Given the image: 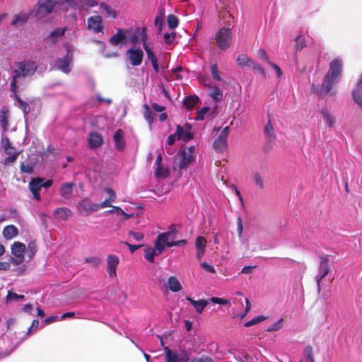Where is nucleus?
Wrapping results in <instances>:
<instances>
[{
	"mask_svg": "<svg viewBox=\"0 0 362 362\" xmlns=\"http://www.w3.org/2000/svg\"><path fill=\"white\" fill-rule=\"evenodd\" d=\"M338 82V81L325 75L320 88H318L314 83H313L311 85V91L315 93L318 98H324L329 94L334 95L335 93L334 91H332V88L334 85Z\"/></svg>",
	"mask_w": 362,
	"mask_h": 362,
	"instance_id": "obj_1",
	"label": "nucleus"
},
{
	"mask_svg": "<svg viewBox=\"0 0 362 362\" xmlns=\"http://www.w3.org/2000/svg\"><path fill=\"white\" fill-rule=\"evenodd\" d=\"M16 69H14L15 78L27 77L33 76L36 70L35 62L31 60H23L16 64Z\"/></svg>",
	"mask_w": 362,
	"mask_h": 362,
	"instance_id": "obj_2",
	"label": "nucleus"
},
{
	"mask_svg": "<svg viewBox=\"0 0 362 362\" xmlns=\"http://www.w3.org/2000/svg\"><path fill=\"white\" fill-rule=\"evenodd\" d=\"M218 47L221 50L228 49L233 42L231 30L228 28H221L215 35L214 37Z\"/></svg>",
	"mask_w": 362,
	"mask_h": 362,
	"instance_id": "obj_3",
	"label": "nucleus"
},
{
	"mask_svg": "<svg viewBox=\"0 0 362 362\" xmlns=\"http://www.w3.org/2000/svg\"><path fill=\"white\" fill-rule=\"evenodd\" d=\"M59 4V0H38L35 16L42 19L52 13L54 7Z\"/></svg>",
	"mask_w": 362,
	"mask_h": 362,
	"instance_id": "obj_4",
	"label": "nucleus"
},
{
	"mask_svg": "<svg viewBox=\"0 0 362 362\" xmlns=\"http://www.w3.org/2000/svg\"><path fill=\"white\" fill-rule=\"evenodd\" d=\"M342 59L340 57H335L329 63V69L325 75L339 81L342 74Z\"/></svg>",
	"mask_w": 362,
	"mask_h": 362,
	"instance_id": "obj_5",
	"label": "nucleus"
},
{
	"mask_svg": "<svg viewBox=\"0 0 362 362\" xmlns=\"http://www.w3.org/2000/svg\"><path fill=\"white\" fill-rule=\"evenodd\" d=\"M26 250L25 245L20 243L15 242L11 245V254L13 257L11 258V262L15 265H19L24 261V254Z\"/></svg>",
	"mask_w": 362,
	"mask_h": 362,
	"instance_id": "obj_6",
	"label": "nucleus"
},
{
	"mask_svg": "<svg viewBox=\"0 0 362 362\" xmlns=\"http://www.w3.org/2000/svg\"><path fill=\"white\" fill-rule=\"evenodd\" d=\"M329 272V256L324 255L320 257V264L318 267V274L315 276L317 290H320V282Z\"/></svg>",
	"mask_w": 362,
	"mask_h": 362,
	"instance_id": "obj_7",
	"label": "nucleus"
},
{
	"mask_svg": "<svg viewBox=\"0 0 362 362\" xmlns=\"http://www.w3.org/2000/svg\"><path fill=\"white\" fill-rule=\"evenodd\" d=\"M126 56L132 66H137L142 63L144 52L139 48H129L126 52Z\"/></svg>",
	"mask_w": 362,
	"mask_h": 362,
	"instance_id": "obj_8",
	"label": "nucleus"
},
{
	"mask_svg": "<svg viewBox=\"0 0 362 362\" xmlns=\"http://www.w3.org/2000/svg\"><path fill=\"white\" fill-rule=\"evenodd\" d=\"M166 362H187L189 360V354L183 350L178 355L172 351L168 347H165Z\"/></svg>",
	"mask_w": 362,
	"mask_h": 362,
	"instance_id": "obj_9",
	"label": "nucleus"
},
{
	"mask_svg": "<svg viewBox=\"0 0 362 362\" xmlns=\"http://www.w3.org/2000/svg\"><path fill=\"white\" fill-rule=\"evenodd\" d=\"M173 232L176 233V230H173ZM172 231H168L158 235L155 241V247L158 251V254H162L163 252L165 250V246L171 247L169 245V244H170V241H169V237Z\"/></svg>",
	"mask_w": 362,
	"mask_h": 362,
	"instance_id": "obj_10",
	"label": "nucleus"
},
{
	"mask_svg": "<svg viewBox=\"0 0 362 362\" xmlns=\"http://www.w3.org/2000/svg\"><path fill=\"white\" fill-rule=\"evenodd\" d=\"M78 210L83 216H88L98 210V204L90 202L88 199L81 200L78 204Z\"/></svg>",
	"mask_w": 362,
	"mask_h": 362,
	"instance_id": "obj_11",
	"label": "nucleus"
},
{
	"mask_svg": "<svg viewBox=\"0 0 362 362\" xmlns=\"http://www.w3.org/2000/svg\"><path fill=\"white\" fill-rule=\"evenodd\" d=\"M177 156L180 157V162L178 166L180 169H185L187 166L193 161V155L190 153H187V150L185 147H181L178 152Z\"/></svg>",
	"mask_w": 362,
	"mask_h": 362,
	"instance_id": "obj_12",
	"label": "nucleus"
},
{
	"mask_svg": "<svg viewBox=\"0 0 362 362\" xmlns=\"http://www.w3.org/2000/svg\"><path fill=\"white\" fill-rule=\"evenodd\" d=\"M71 56L66 54L64 57L57 59L55 60V66L62 72L69 74L71 71L70 66L71 64Z\"/></svg>",
	"mask_w": 362,
	"mask_h": 362,
	"instance_id": "obj_13",
	"label": "nucleus"
},
{
	"mask_svg": "<svg viewBox=\"0 0 362 362\" xmlns=\"http://www.w3.org/2000/svg\"><path fill=\"white\" fill-rule=\"evenodd\" d=\"M41 177L32 178L29 182V189L33 195V197L37 200H41L40 191L41 189Z\"/></svg>",
	"mask_w": 362,
	"mask_h": 362,
	"instance_id": "obj_14",
	"label": "nucleus"
},
{
	"mask_svg": "<svg viewBox=\"0 0 362 362\" xmlns=\"http://www.w3.org/2000/svg\"><path fill=\"white\" fill-rule=\"evenodd\" d=\"M87 28L95 33H100L103 30L102 18L100 16H93L87 20Z\"/></svg>",
	"mask_w": 362,
	"mask_h": 362,
	"instance_id": "obj_15",
	"label": "nucleus"
},
{
	"mask_svg": "<svg viewBox=\"0 0 362 362\" xmlns=\"http://www.w3.org/2000/svg\"><path fill=\"white\" fill-rule=\"evenodd\" d=\"M119 262V258L116 255H109L107 256V272L110 277H115L117 276V267Z\"/></svg>",
	"mask_w": 362,
	"mask_h": 362,
	"instance_id": "obj_16",
	"label": "nucleus"
},
{
	"mask_svg": "<svg viewBox=\"0 0 362 362\" xmlns=\"http://www.w3.org/2000/svg\"><path fill=\"white\" fill-rule=\"evenodd\" d=\"M354 101L362 109V74L360 76L356 88L352 91Z\"/></svg>",
	"mask_w": 362,
	"mask_h": 362,
	"instance_id": "obj_17",
	"label": "nucleus"
},
{
	"mask_svg": "<svg viewBox=\"0 0 362 362\" xmlns=\"http://www.w3.org/2000/svg\"><path fill=\"white\" fill-rule=\"evenodd\" d=\"M127 33H128L127 30H124L118 28L117 33L110 38L109 42L113 46H117L119 43H123L126 40Z\"/></svg>",
	"mask_w": 362,
	"mask_h": 362,
	"instance_id": "obj_18",
	"label": "nucleus"
},
{
	"mask_svg": "<svg viewBox=\"0 0 362 362\" xmlns=\"http://www.w3.org/2000/svg\"><path fill=\"white\" fill-rule=\"evenodd\" d=\"M113 139L115 149L119 151H123L125 147L123 130L121 129H117L114 134Z\"/></svg>",
	"mask_w": 362,
	"mask_h": 362,
	"instance_id": "obj_19",
	"label": "nucleus"
},
{
	"mask_svg": "<svg viewBox=\"0 0 362 362\" xmlns=\"http://www.w3.org/2000/svg\"><path fill=\"white\" fill-rule=\"evenodd\" d=\"M88 143L90 148H98L103 144V136L95 132H91L89 135Z\"/></svg>",
	"mask_w": 362,
	"mask_h": 362,
	"instance_id": "obj_20",
	"label": "nucleus"
},
{
	"mask_svg": "<svg viewBox=\"0 0 362 362\" xmlns=\"http://www.w3.org/2000/svg\"><path fill=\"white\" fill-rule=\"evenodd\" d=\"M185 299L193 305L196 311L199 314L202 313L208 304L207 300L204 299L195 300L189 296H186Z\"/></svg>",
	"mask_w": 362,
	"mask_h": 362,
	"instance_id": "obj_21",
	"label": "nucleus"
},
{
	"mask_svg": "<svg viewBox=\"0 0 362 362\" xmlns=\"http://www.w3.org/2000/svg\"><path fill=\"white\" fill-rule=\"evenodd\" d=\"M29 16L25 12L21 11L18 14L14 15L11 25L18 27L22 26L27 23Z\"/></svg>",
	"mask_w": 362,
	"mask_h": 362,
	"instance_id": "obj_22",
	"label": "nucleus"
},
{
	"mask_svg": "<svg viewBox=\"0 0 362 362\" xmlns=\"http://www.w3.org/2000/svg\"><path fill=\"white\" fill-rule=\"evenodd\" d=\"M176 135L177 136V139H182L185 141H188L194 137V134L191 130L184 131V128L180 124L176 127Z\"/></svg>",
	"mask_w": 362,
	"mask_h": 362,
	"instance_id": "obj_23",
	"label": "nucleus"
},
{
	"mask_svg": "<svg viewBox=\"0 0 362 362\" xmlns=\"http://www.w3.org/2000/svg\"><path fill=\"white\" fill-rule=\"evenodd\" d=\"M74 185V182L64 183L59 189L60 195L64 199H69L73 194V187Z\"/></svg>",
	"mask_w": 362,
	"mask_h": 362,
	"instance_id": "obj_24",
	"label": "nucleus"
},
{
	"mask_svg": "<svg viewBox=\"0 0 362 362\" xmlns=\"http://www.w3.org/2000/svg\"><path fill=\"white\" fill-rule=\"evenodd\" d=\"M9 110L4 107L0 111V122L3 132H6L8 129Z\"/></svg>",
	"mask_w": 362,
	"mask_h": 362,
	"instance_id": "obj_25",
	"label": "nucleus"
},
{
	"mask_svg": "<svg viewBox=\"0 0 362 362\" xmlns=\"http://www.w3.org/2000/svg\"><path fill=\"white\" fill-rule=\"evenodd\" d=\"M213 147L218 152H223L227 147V139L218 136L214 139Z\"/></svg>",
	"mask_w": 362,
	"mask_h": 362,
	"instance_id": "obj_26",
	"label": "nucleus"
},
{
	"mask_svg": "<svg viewBox=\"0 0 362 362\" xmlns=\"http://www.w3.org/2000/svg\"><path fill=\"white\" fill-rule=\"evenodd\" d=\"M167 286L172 292H178L182 289L180 281L173 276H171L168 279Z\"/></svg>",
	"mask_w": 362,
	"mask_h": 362,
	"instance_id": "obj_27",
	"label": "nucleus"
},
{
	"mask_svg": "<svg viewBox=\"0 0 362 362\" xmlns=\"http://www.w3.org/2000/svg\"><path fill=\"white\" fill-rule=\"evenodd\" d=\"M18 234V230L14 225H8L3 230V235L6 240H11Z\"/></svg>",
	"mask_w": 362,
	"mask_h": 362,
	"instance_id": "obj_28",
	"label": "nucleus"
},
{
	"mask_svg": "<svg viewBox=\"0 0 362 362\" xmlns=\"http://www.w3.org/2000/svg\"><path fill=\"white\" fill-rule=\"evenodd\" d=\"M66 28H58L52 31L49 35V40L52 43H56L60 37L64 35Z\"/></svg>",
	"mask_w": 362,
	"mask_h": 362,
	"instance_id": "obj_29",
	"label": "nucleus"
},
{
	"mask_svg": "<svg viewBox=\"0 0 362 362\" xmlns=\"http://www.w3.org/2000/svg\"><path fill=\"white\" fill-rule=\"evenodd\" d=\"M199 98L196 95H192L187 97L183 100L184 106L188 110H192L195 105L199 103Z\"/></svg>",
	"mask_w": 362,
	"mask_h": 362,
	"instance_id": "obj_30",
	"label": "nucleus"
},
{
	"mask_svg": "<svg viewBox=\"0 0 362 362\" xmlns=\"http://www.w3.org/2000/svg\"><path fill=\"white\" fill-rule=\"evenodd\" d=\"M54 214L62 220H67L71 216V210L65 207L57 208L54 210Z\"/></svg>",
	"mask_w": 362,
	"mask_h": 362,
	"instance_id": "obj_31",
	"label": "nucleus"
},
{
	"mask_svg": "<svg viewBox=\"0 0 362 362\" xmlns=\"http://www.w3.org/2000/svg\"><path fill=\"white\" fill-rule=\"evenodd\" d=\"M156 247H148L144 250V257L146 259L151 263L154 262V257L159 255Z\"/></svg>",
	"mask_w": 362,
	"mask_h": 362,
	"instance_id": "obj_32",
	"label": "nucleus"
},
{
	"mask_svg": "<svg viewBox=\"0 0 362 362\" xmlns=\"http://www.w3.org/2000/svg\"><path fill=\"white\" fill-rule=\"evenodd\" d=\"M264 135L267 140L274 141L276 139V136L274 132V128L270 120L268 121L264 130Z\"/></svg>",
	"mask_w": 362,
	"mask_h": 362,
	"instance_id": "obj_33",
	"label": "nucleus"
},
{
	"mask_svg": "<svg viewBox=\"0 0 362 362\" xmlns=\"http://www.w3.org/2000/svg\"><path fill=\"white\" fill-rule=\"evenodd\" d=\"M207 86L213 88L210 93V96L216 102L221 101L223 98V91L217 86H211L209 84Z\"/></svg>",
	"mask_w": 362,
	"mask_h": 362,
	"instance_id": "obj_34",
	"label": "nucleus"
},
{
	"mask_svg": "<svg viewBox=\"0 0 362 362\" xmlns=\"http://www.w3.org/2000/svg\"><path fill=\"white\" fill-rule=\"evenodd\" d=\"M100 6L106 13V16L112 19H115L117 18V11L110 6L103 2L100 4Z\"/></svg>",
	"mask_w": 362,
	"mask_h": 362,
	"instance_id": "obj_35",
	"label": "nucleus"
},
{
	"mask_svg": "<svg viewBox=\"0 0 362 362\" xmlns=\"http://www.w3.org/2000/svg\"><path fill=\"white\" fill-rule=\"evenodd\" d=\"M321 114L322 115L323 118L327 122L328 126L330 128H332L336 121L334 117L329 114V111L326 108H323L321 110Z\"/></svg>",
	"mask_w": 362,
	"mask_h": 362,
	"instance_id": "obj_36",
	"label": "nucleus"
},
{
	"mask_svg": "<svg viewBox=\"0 0 362 362\" xmlns=\"http://www.w3.org/2000/svg\"><path fill=\"white\" fill-rule=\"evenodd\" d=\"M236 62L239 66H250L252 60L250 59L247 55L242 54L237 57Z\"/></svg>",
	"mask_w": 362,
	"mask_h": 362,
	"instance_id": "obj_37",
	"label": "nucleus"
},
{
	"mask_svg": "<svg viewBox=\"0 0 362 362\" xmlns=\"http://www.w3.org/2000/svg\"><path fill=\"white\" fill-rule=\"evenodd\" d=\"M295 50L296 52H299L306 47L305 39L304 36L301 34H299L295 39Z\"/></svg>",
	"mask_w": 362,
	"mask_h": 362,
	"instance_id": "obj_38",
	"label": "nucleus"
},
{
	"mask_svg": "<svg viewBox=\"0 0 362 362\" xmlns=\"http://www.w3.org/2000/svg\"><path fill=\"white\" fill-rule=\"evenodd\" d=\"M59 5L63 7V8L68 10L69 8H77L78 3L76 0H59Z\"/></svg>",
	"mask_w": 362,
	"mask_h": 362,
	"instance_id": "obj_39",
	"label": "nucleus"
},
{
	"mask_svg": "<svg viewBox=\"0 0 362 362\" xmlns=\"http://www.w3.org/2000/svg\"><path fill=\"white\" fill-rule=\"evenodd\" d=\"M303 355H304L307 362H315L313 347L310 345L307 346L304 349Z\"/></svg>",
	"mask_w": 362,
	"mask_h": 362,
	"instance_id": "obj_40",
	"label": "nucleus"
},
{
	"mask_svg": "<svg viewBox=\"0 0 362 362\" xmlns=\"http://www.w3.org/2000/svg\"><path fill=\"white\" fill-rule=\"evenodd\" d=\"M179 20L173 14L168 15L167 17V23L170 29H175L178 25Z\"/></svg>",
	"mask_w": 362,
	"mask_h": 362,
	"instance_id": "obj_41",
	"label": "nucleus"
},
{
	"mask_svg": "<svg viewBox=\"0 0 362 362\" xmlns=\"http://www.w3.org/2000/svg\"><path fill=\"white\" fill-rule=\"evenodd\" d=\"M170 172L168 168H163L161 166L157 167L156 172H155V176L158 178H166L169 176Z\"/></svg>",
	"mask_w": 362,
	"mask_h": 362,
	"instance_id": "obj_42",
	"label": "nucleus"
},
{
	"mask_svg": "<svg viewBox=\"0 0 362 362\" xmlns=\"http://www.w3.org/2000/svg\"><path fill=\"white\" fill-rule=\"evenodd\" d=\"M144 50L146 53L147 59L151 61V63L154 62L156 64V62L158 61L157 57L156 54H154L153 51V48L150 46H144Z\"/></svg>",
	"mask_w": 362,
	"mask_h": 362,
	"instance_id": "obj_43",
	"label": "nucleus"
},
{
	"mask_svg": "<svg viewBox=\"0 0 362 362\" xmlns=\"http://www.w3.org/2000/svg\"><path fill=\"white\" fill-rule=\"evenodd\" d=\"M252 179L256 184V185L259 187V189H262L264 187L263 179L261 176V175L255 172L252 173Z\"/></svg>",
	"mask_w": 362,
	"mask_h": 362,
	"instance_id": "obj_44",
	"label": "nucleus"
},
{
	"mask_svg": "<svg viewBox=\"0 0 362 362\" xmlns=\"http://www.w3.org/2000/svg\"><path fill=\"white\" fill-rule=\"evenodd\" d=\"M24 298H25L24 295H19V294H17V293L11 291H8L7 293L6 297V300L8 303V302L12 301L13 300H23Z\"/></svg>",
	"mask_w": 362,
	"mask_h": 362,
	"instance_id": "obj_45",
	"label": "nucleus"
},
{
	"mask_svg": "<svg viewBox=\"0 0 362 362\" xmlns=\"http://www.w3.org/2000/svg\"><path fill=\"white\" fill-rule=\"evenodd\" d=\"M136 32L138 33V35L140 36L139 40L142 42L143 47L144 46H149L147 44V35L146 33V28H136Z\"/></svg>",
	"mask_w": 362,
	"mask_h": 362,
	"instance_id": "obj_46",
	"label": "nucleus"
},
{
	"mask_svg": "<svg viewBox=\"0 0 362 362\" xmlns=\"http://www.w3.org/2000/svg\"><path fill=\"white\" fill-rule=\"evenodd\" d=\"M2 143L4 144L5 152L6 154H13L16 152V149L11 146L8 137L2 139Z\"/></svg>",
	"mask_w": 362,
	"mask_h": 362,
	"instance_id": "obj_47",
	"label": "nucleus"
},
{
	"mask_svg": "<svg viewBox=\"0 0 362 362\" xmlns=\"http://www.w3.org/2000/svg\"><path fill=\"white\" fill-rule=\"evenodd\" d=\"M267 318V317L263 316V315H259V316L255 317L252 318V320L245 322V327H248L253 326L255 325H257V323H259V322L264 321Z\"/></svg>",
	"mask_w": 362,
	"mask_h": 362,
	"instance_id": "obj_48",
	"label": "nucleus"
},
{
	"mask_svg": "<svg viewBox=\"0 0 362 362\" xmlns=\"http://www.w3.org/2000/svg\"><path fill=\"white\" fill-rule=\"evenodd\" d=\"M195 246L197 250H205L206 247V240L203 236H199L196 238Z\"/></svg>",
	"mask_w": 362,
	"mask_h": 362,
	"instance_id": "obj_49",
	"label": "nucleus"
},
{
	"mask_svg": "<svg viewBox=\"0 0 362 362\" xmlns=\"http://www.w3.org/2000/svg\"><path fill=\"white\" fill-rule=\"evenodd\" d=\"M85 262L90 264L94 267H98L101 263L100 257L96 256L86 257L84 259Z\"/></svg>",
	"mask_w": 362,
	"mask_h": 362,
	"instance_id": "obj_50",
	"label": "nucleus"
},
{
	"mask_svg": "<svg viewBox=\"0 0 362 362\" xmlns=\"http://www.w3.org/2000/svg\"><path fill=\"white\" fill-rule=\"evenodd\" d=\"M144 117L148 124L151 125L153 122V115L151 110L147 105H144Z\"/></svg>",
	"mask_w": 362,
	"mask_h": 362,
	"instance_id": "obj_51",
	"label": "nucleus"
},
{
	"mask_svg": "<svg viewBox=\"0 0 362 362\" xmlns=\"http://www.w3.org/2000/svg\"><path fill=\"white\" fill-rule=\"evenodd\" d=\"M18 106L22 110L25 116L30 112V105L22 99H18Z\"/></svg>",
	"mask_w": 362,
	"mask_h": 362,
	"instance_id": "obj_52",
	"label": "nucleus"
},
{
	"mask_svg": "<svg viewBox=\"0 0 362 362\" xmlns=\"http://www.w3.org/2000/svg\"><path fill=\"white\" fill-rule=\"evenodd\" d=\"M176 36L177 33L175 32L166 33L163 35L164 41L166 44H171L175 41Z\"/></svg>",
	"mask_w": 362,
	"mask_h": 362,
	"instance_id": "obj_53",
	"label": "nucleus"
},
{
	"mask_svg": "<svg viewBox=\"0 0 362 362\" xmlns=\"http://www.w3.org/2000/svg\"><path fill=\"white\" fill-rule=\"evenodd\" d=\"M282 321H283V318H281L279 320L276 321V322L272 324L271 326H269L266 329V331L271 332L279 330L282 327Z\"/></svg>",
	"mask_w": 362,
	"mask_h": 362,
	"instance_id": "obj_54",
	"label": "nucleus"
},
{
	"mask_svg": "<svg viewBox=\"0 0 362 362\" xmlns=\"http://www.w3.org/2000/svg\"><path fill=\"white\" fill-rule=\"evenodd\" d=\"M211 71L212 77L214 80L218 81H221V78L219 75L218 68L216 64H214L211 66Z\"/></svg>",
	"mask_w": 362,
	"mask_h": 362,
	"instance_id": "obj_55",
	"label": "nucleus"
},
{
	"mask_svg": "<svg viewBox=\"0 0 362 362\" xmlns=\"http://www.w3.org/2000/svg\"><path fill=\"white\" fill-rule=\"evenodd\" d=\"M250 66L252 67V69L255 71H257L260 75L265 77L266 73L264 71V68L260 64L252 61Z\"/></svg>",
	"mask_w": 362,
	"mask_h": 362,
	"instance_id": "obj_56",
	"label": "nucleus"
},
{
	"mask_svg": "<svg viewBox=\"0 0 362 362\" xmlns=\"http://www.w3.org/2000/svg\"><path fill=\"white\" fill-rule=\"evenodd\" d=\"M210 110L209 107H204L201 110L197 112V115L195 117L196 120H203L204 119V116Z\"/></svg>",
	"mask_w": 362,
	"mask_h": 362,
	"instance_id": "obj_57",
	"label": "nucleus"
},
{
	"mask_svg": "<svg viewBox=\"0 0 362 362\" xmlns=\"http://www.w3.org/2000/svg\"><path fill=\"white\" fill-rule=\"evenodd\" d=\"M128 234L136 241H141L144 238V234L141 232H134L133 230H129Z\"/></svg>",
	"mask_w": 362,
	"mask_h": 362,
	"instance_id": "obj_58",
	"label": "nucleus"
},
{
	"mask_svg": "<svg viewBox=\"0 0 362 362\" xmlns=\"http://www.w3.org/2000/svg\"><path fill=\"white\" fill-rule=\"evenodd\" d=\"M120 243L126 245L129 247V249L132 253H134L136 250H137L138 249H139L144 246V245H142V244L132 245V244L129 243L127 241H121Z\"/></svg>",
	"mask_w": 362,
	"mask_h": 362,
	"instance_id": "obj_59",
	"label": "nucleus"
},
{
	"mask_svg": "<svg viewBox=\"0 0 362 362\" xmlns=\"http://www.w3.org/2000/svg\"><path fill=\"white\" fill-rule=\"evenodd\" d=\"M21 170L22 172L30 174L33 171V166L29 163H22L21 165Z\"/></svg>",
	"mask_w": 362,
	"mask_h": 362,
	"instance_id": "obj_60",
	"label": "nucleus"
},
{
	"mask_svg": "<svg viewBox=\"0 0 362 362\" xmlns=\"http://www.w3.org/2000/svg\"><path fill=\"white\" fill-rule=\"evenodd\" d=\"M18 153L16 152L13 153V154H8L9 156L6 157L4 159V163L6 165L15 162L18 156Z\"/></svg>",
	"mask_w": 362,
	"mask_h": 362,
	"instance_id": "obj_61",
	"label": "nucleus"
},
{
	"mask_svg": "<svg viewBox=\"0 0 362 362\" xmlns=\"http://www.w3.org/2000/svg\"><path fill=\"white\" fill-rule=\"evenodd\" d=\"M210 300L214 303L220 304V305H227L230 303V301L228 300L218 298V297H212V298H211Z\"/></svg>",
	"mask_w": 362,
	"mask_h": 362,
	"instance_id": "obj_62",
	"label": "nucleus"
},
{
	"mask_svg": "<svg viewBox=\"0 0 362 362\" xmlns=\"http://www.w3.org/2000/svg\"><path fill=\"white\" fill-rule=\"evenodd\" d=\"M81 4L83 6L88 7H95L98 6V3L97 0H78Z\"/></svg>",
	"mask_w": 362,
	"mask_h": 362,
	"instance_id": "obj_63",
	"label": "nucleus"
},
{
	"mask_svg": "<svg viewBox=\"0 0 362 362\" xmlns=\"http://www.w3.org/2000/svg\"><path fill=\"white\" fill-rule=\"evenodd\" d=\"M190 362H214V361L209 356H202L193 358Z\"/></svg>",
	"mask_w": 362,
	"mask_h": 362,
	"instance_id": "obj_64",
	"label": "nucleus"
}]
</instances>
